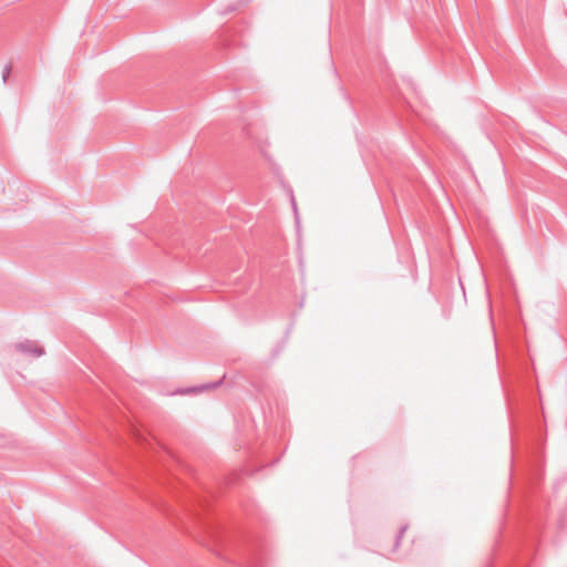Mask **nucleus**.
<instances>
[{
    "label": "nucleus",
    "instance_id": "f257e3e1",
    "mask_svg": "<svg viewBox=\"0 0 567 567\" xmlns=\"http://www.w3.org/2000/svg\"><path fill=\"white\" fill-rule=\"evenodd\" d=\"M16 351L32 357H41L44 354V349L40 347L35 341L24 340L14 344Z\"/></svg>",
    "mask_w": 567,
    "mask_h": 567
},
{
    "label": "nucleus",
    "instance_id": "f03ea898",
    "mask_svg": "<svg viewBox=\"0 0 567 567\" xmlns=\"http://www.w3.org/2000/svg\"><path fill=\"white\" fill-rule=\"evenodd\" d=\"M220 382H221V380L214 382V383L203 384L199 389H189L186 392L204 391V390H208V389H214V388H217L220 384Z\"/></svg>",
    "mask_w": 567,
    "mask_h": 567
},
{
    "label": "nucleus",
    "instance_id": "7ed1b4c3",
    "mask_svg": "<svg viewBox=\"0 0 567 567\" xmlns=\"http://www.w3.org/2000/svg\"><path fill=\"white\" fill-rule=\"evenodd\" d=\"M10 72H11V65L8 64L4 66L3 72H2V80L4 83L7 82L9 75H10Z\"/></svg>",
    "mask_w": 567,
    "mask_h": 567
},
{
    "label": "nucleus",
    "instance_id": "20e7f679",
    "mask_svg": "<svg viewBox=\"0 0 567 567\" xmlns=\"http://www.w3.org/2000/svg\"><path fill=\"white\" fill-rule=\"evenodd\" d=\"M405 530H406V526L401 527V529H400V532L398 534V537H396V546L399 545V542L402 538V536L405 533Z\"/></svg>",
    "mask_w": 567,
    "mask_h": 567
}]
</instances>
